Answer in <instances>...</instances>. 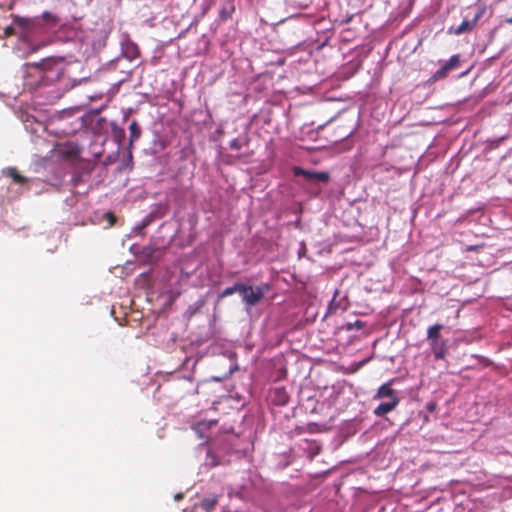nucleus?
<instances>
[{
    "instance_id": "f257e3e1",
    "label": "nucleus",
    "mask_w": 512,
    "mask_h": 512,
    "mask_svg": "<svg viewBox=\"0 0 512 512\" xmlns=\"http://www.w3.org/2000/svg\"><path fill=\"white\" fill-rule=\"evenodd\" d=\"M32 66L37 69L39 73L43 74V78H46L49 81L59 80L63 73L61 61L55 58L43 59Z\"/></svg>"
},
{
    "instance_id": "f03ea898",
    "label": "nucleus",
    "mask_w": 512,
    "mask_h": 512,
    "mask_svg": "<svg viewBox=\"0 0 512 512\" xmlns=\"http://www.w3.org/2000/svg\"><path fill=\"white\" fill-rule=\"evenodd\" d=\"M268 289V285L253 287L243 284L241 289L242 300L247 307L255 306L263 299Z\"/></svg>"
},
{
    "instance_id": "7ed1b4c3",
    "label": "nucleus",
    "mask_w": 512,
    "mask_h": 512,
    "mask_svg": "<svg viewBox=\"0 0 512 512\" xmlns=\"http://www.w3.org/2000/svg\"><path fill=\"white\" fill-rule=\"evenodd\" d=\"M293 174L303 177L307 182L327 183L330 180V174L328 172L309 171L301 167H294Z\"/></svg>"
},
{
    "instance_id": "20e7f679",
    "label": "nucleus",
    "mask_w": 512,
    "mask_h": 512,
    "mask_svg": "<svg viewBox=\"0 0 512 512\" xmlns=\"http://www.w3.org/2000/svg\"><path fill=\"white\" fill-rule=\"evenodd\" d=\"M460 65V56L453 55L450 59L445 62L440 69H438L434 75L432 76L433 80L444 79L448 73L454 69H456Z\"/></svg>"
},
{
    "instance_id": "39448f33",
    "label": "nucleus",
    "mask_w": 512,
    "mask_h": 512,
    "mask_svg": "<svg viewBox=\"0 0 512 512\" xmlns=\"http://www.w3.org/2000/svg\"><path fill=\"white\" fill-rule=\"evenodd\" d=\"M429 344H430V348L433 352L434 358L436 360H444L446 357V352H447L446 341L441 340V339L432 340V341H429Z\"/></svg>"
},
{
    "instance_id": "423d86ee",
    "label": "nucleus",
    "mask_w": 512,
    "mask_h": 512,
    "mask_svg": "<svg viewBox=\"0 0 512 512\" xmlns=\"http://www.w3.org/2000/svg\"><path fill=\"white\" fill-rule=\"evenodd\" d=\"M399 402V398H393V400L383 402L375 408L374 414L377 417H384L386 414L393 411L398 406Z\"/></svg>"
},
{
    "instance_id": "0eeeda50",
    "label": "nucleus",
    "mask_w": 512,
    "mask_h": 512,
    "mask_svg": "<svg viewBox=\"0 0 512 512\" xmlns=\"http://www.w3.org/2000/svg\"><path fill=\"white\" fill-rule=\"evenodd\" d=\"M482 15H483V10H480L475 14V16L472 20L462 21V23L455 30V34L460 35V34H463L466 32H470L474 28V26L476 25L478 20L482 17Z\"/></svg>"
},
{
    "instance_id": "6e6552de",
    "label": "nucleus",
    "mask_w": 512,
    "mask_h": 512,
    "mask_svg": "<svg viewBox=\"0 0 512 512\" xmlns=\"http://www.w3.org/2000/svg\"><path fill=\"white\" fill-rule=\"evenodd\" d=\"M217 503V496L204 498L199 504H195L193 506V512H197L199 509L203 510L204 512H212Z\"/></svg>"
},
{
    "instance_id": "1a4fd4ad",
    "label": "nucleus",
    "mask_w": 512,
    "mask_h": 512,
    "mask_svg": "<svg viewBox=\"0 0 512 512\" xmlns=\"http://www.w3.org/2000/svg\"><path fill=\"white\" fill-rule=\"evenodd\" d=\"M375 399H382V398H390V400H393V398H398L396 391L391 388L390 383H385L380 386L377 393L374 396Z\"/></svg>"
},
{
    "instance_id": "9d476101",
    "label": "nucleus",
    "mask_w": 512,
    "mask_h": 512,
    "mask_svg": "<svg viewBox=\"0 0 512 512\" xmlns=\"http://www.w3.org/2000/svg\"><path fill=\"white\" fill-rule=\"evenodd\" d=\"M272 400L276 405L283 406L288 403L289 395L285 388H275L273 391Z\"/></svg>"
},
{
    "instance_id": "9b49d317",
    "label": "nucleus",
    "mask_w": 512,
    "mask_h": 512,
    "mask_svg": "<svg viewBox=\"0 0 512 512\" xmlns=\"http://www.w3.org/2000/svg\"><path fill=\"white\" fill-rule=\"evenodd\" d=\"M6 175L10 177L16 184L22 185L28 182V178L20 175L16 168H8L6 171Z\"/></svg>"
},
{
    "instance_id": "f8f14e48",
    "label": "nucleus",
    "mask_w": 512,
    "mask_h": 512,
    "mask_svg": "<svg viewBox=\"0 0 512 512\" xmlns=\"http://www.w3.org/2000/svg\"><path fill=\"white\" fill-rule=\"evenodd\" d=\"M443 329L442 324H434L430 326L427 330V340H439L440 339V332Z\"/></svg>"
},
{
    "instance_id": "ddd939ff",
    "label": "nucleus",
    "mask_w": 512,
    "mask_h": 512,
    "mask_svg": "<svg viewBox=\"0 0 512 512\" xmlns=\"http://www.w3.org/2000/svg\"><path fill=\"white\" fill-rule=\"evenodd\" d=\"M129 131H130V144L138 140L141 136V128L138 125L137 121H132L129 125Z\"/></svg>"
},
{
    "instance_id": "4468645a",
    "label": "nucleus",
    "mask_w": 512,
    "mask_h": 512,
    "mask_svg": "<svg viewBox=\"0 0 512 512\" xmlns=\"http://www.w3.org/2000/svg\"><path fill=\"white\" fill-rule=\"evenodd\" d=\"M243 287V284L242 283H235L233 286L231 287H227L226 289H224L218 296V299H223L225 297H228L236 292L240 293L241 294V289Z\"/></svg>"
},
{
    "instance_id": "2eb2a0df",
    "label": "nucleus",
    "mask_w": 512,
    "mask_h": 512,
    "mask_svg": "<svg viewBox=\"0 0 512 512\" xmlns=\"http://www.w3.org/2000/svg\"><path fill=\"white\" fill-rule=\"evenodd\" d=\"M234 9V5L231 3L224 5L220 10V18L223 21L230 19L234 12Z\"/></svg>"
},
{
    "instance_id": "dca6fc26",
    "label": "nucleus",
    "mask_w": 512,
    "mask_h": 512,
    "mask_svg": "<svg viewBox=\"0 0 512 512\" xmlns=\"http://www.w3.org/2000/svg\"><path fill=\"white\" fill-rule=\"evenodd\" d=\"M13 22L18 27L27 29L30 26V20L27 18L19 17V16H13Z\"/></svg>"
},
{
    "instance_id": "f3484780",
    "label": "nucleus",
    "mask_w": 512,
    "mask_h": 512,
    "mask_svg": "<svg viewBox=\"0 0 512 512\" xmlns=\"http://www.w3.org/2000/svg\"><path fill=\"white\" fill-rule=\"evenodd\" d=\"M364 327V323L360 320H356L355 322H348L346 325H345V329L347 331H351L353 329H362Z\"/></svg>"
},
{
    "instance_id": "a211bd4d",
    "label": "nucleus",
    "mask_w": 512,
    "mask_h": 512,
    "mask_svg": "<svg viewBox=\"0 0 512 512\" xmlns=\"http://www.w3.org/2000/svg\"><path fill=\"white\" fill-rule=\"evenodd\" d=\"M214 424H216V421H210L209 423H207V422H198V423L193 427V429H194L196 432H201L202 430L207 429V428H209L211 425H214Z\"/></svg>"
},
{
    "instance_id": "6ab92c4d",
    "label": "nucleus",
    "mask_w": 512,
    "mask_h": 512,
    "mask_svg": "<svg viewBox=\"0 0 512 512\" xmlns=\"http://www.w3.org/2000/svg\"><path fill=\"white\" fill-rule=\"evenodd\" d=\"M242 147L240 141L238 139H233L231 142H230V148L232 150H240Z\"/></svg>"
},
{
    "instance_id": "aec40b11",
    "label": "nucleus",
    "mask_w": 512,
    "mask_h": 512,
    "mask_svg": "<svg viewBox=\"0 0 512 512\" xmlns=\"http://www.w3.org/2000/svg\"><path fill=\"white\" fill-rule=\"evenodd\" d=\"M437 408V404L436 402L434 401H430L426 404V409L429 411V412H434Z\"/></svg>"
},
{
    "instance_id": "412c9836",
    "label": "nucleus",
    "mask_w": 512,
    "mask_h": 512,
    "mask_svg": "<svg viewBox=\"0 0 512 512\" xmlns=\"http://www.w3.org/2000/svg\"><path fill=\"white\" fill-rule=\"evenodd\" d=\"M4 34L6 37H9V36H12L15 34V30L13 28V26H8L4 29Z\"/></svg>"
},
{
    "instance_id": "4be33fe9",
    "label": "nucleus",
    "mask_w": 512,
    "mask_h": 512,
    "mask_svg": "<svg viewBox=\"0 0 512 512\" xmlns=\"http://www.w3.org/2000/svg\"><path fill=\"white\" fill-rule=\"evenodd\" d=\"M353 19V15H349L341 21V24H349Z\"/></svg>"
},
{
    "instance_id": "5701e85b",
    "label": "nucleus",
    "mask_w": 512,
    "mask_h": 512,
    "mask_svg": "<svg viewBox=\"0 0 512 512\" xmlns=\"http://www.w3.org/2000/svg\"><path fill=\"white\" fill-rule=\"evenodd\" d=\"M174 498H175L176 501H179V500H181L183 498V494L182 493H178V494H176L174 496Z\"/></svg>"
},
{
    "instance_id": "b1692460",
    "label": "nucleus",
    "mask_w": 512,
    "mask_h": 512,
    "mask_svg": "<svg viewBox=\"0 0 512 512\" xmlns=\"http://www.w3.org/2000/svg\"><path fill=\"white\" fill-rule=\"evenodd\" d=\"M505 22H506L507 24H509V25H512V16H511V17H509V18H507V19L505 20Z\"/></svg>"
},
{
    "instance_id": "393cba45",
    "label": "nucleus",
    "mask_w": 512,
    "mask_h": 512,
    "mask_svg": "<svg viewBox=\"0 0 512 512\" xmlns=\"http://www.w3.org/2000/svg\"><path fill=\"white\" fill-rule=\"evenodd\" d=\"M44 17H49V13H44Z\"/></svg>"
}]
</instances>
